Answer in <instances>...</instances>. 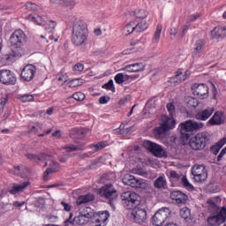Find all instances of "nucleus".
Listing matches in <instances>:
<instances>
[{
	"label": "nucleus",
	"mask_w": 226,
	"mask_h": 226,
	"mask_svg": "<svg viewBox=\"0 0 226 226\" xmlns=\"http://www.w3.org/2000/svg\"><path fill=\"white\" fill-rule=\"evenodd\" d=\"M110 217V213L109 211H102L97 215V218L95 219V226H105L107 225V222Z\"/></svg>",
	"instance_id": "obj_24"
},
{
	"label": "nucleus",
	"mask_w": 226,
	"mask_h": 226,
	"mask_svg": "<svg viewBox=\"0 0 226 226\" xmlns=\"http://www.w3.org/2000/svg\"><path fill=\"white\" fill-rule=\"evenodd\" d=\"M135 130V125H132L131 127H127L124 129L121 133H130V132H133Z\"/></svg>",
	"instance_id": "obj_62"
},
{
	"label": "nucleus",
	"mask_w": 226,
	"mask_h": 226,
	"mask_svg": "<svg viewBox=\"0 0 226 226\" xmlns=\"http://www.w3.org/2000/svg\"><path fill=\"white\" fill-rule=\"evenodd\" d=\"M74 131L78 133L79 137H85V135H87L88 132L85 128H74Z\"/></svg>",
	"instance_id": "obj_53"
},
{
	"label": "nucleus",
	"mask_w": 226,
	"mask_h": 226,
	"mask_svg": "<svg viewBox=\"0 0 226 226\" xmlns=\"http://www.w3.org/2000/svg\"><path fill=\"white\" fill-rule=\"evenodd\" d=\"M179 128L181 132H195L197 130H202L204 128V124L195 120H187L181 123Z\"/></svg>",
	"instance_id": "obj_12"
},
{
	"label": "nucleus",
	"mask_w": 226,
	"mask_h": 226,
	"mask_svg": "<svg viewBox=\"0 0 226 226\" xmlns=\"http://www.w3.org/2000/svg\"><path fill=\"white\" fill-rule=\"evenodd\" d=\"M132 14L136 17V19H139V20H144L149 15L147 11L144 9H139L132 12Z\"/></svg>",
	"instance_id": "obj_38"
},
{
	"label": "nucleus",
	"mask_w": 226,
	"mask_h": 226,
	"mask_svg": "<svg viewBox=\"0 0 226 226\" xmlns=\"http://www.w3.org/2000/svg\"><path fill=\"white\" fill-rule=\"evenodd\" d=\"M57 80L58 84H60L61 86H63V84H65V82L67 81L66 77L64 76H59Z\"/></svg>",
	"instance_id": "obj_63"
},
{
	"label": "nucleus",
	"mask_w": 226,
	"mask_h": 226,
	"mask_svg": "<svg viewBox=\"0 0 226 226\" xmlns=\"http://www.w3.org/2000/svg\"><path fill=\"white\" fill-rule=\"evenodd\" d=\"M132 22L134 24L135 33H144V31L149 27V23L146 22L144 19H136L132 20Z\"/></svg>",
	"instance_id": "obj_27"
},
{
	"label": "nucleus",
	"mask_w": 226,
	"mask_h": 226,
	"mask_svg": "<svg viewBox=\"0 0 226 226\" xmlns=\"http://www.w3.org/2000/svg\"><path fill=\"white\" fill-rule=\"evenodd\" d=\"M43 130V124L39 122H34L29 124L28 133H38V132H41Z\"/></svg>",
	"instance_id": "obj_35"
},
{
	"label": "nucleus",
	"mask_w": 226,
	"mask_h": 226,
	"mask_svg": "<svg viewBox=\"0 0 226 226\" xmlns=\"http://www.w3.org/2000/svg\"><path fill=\"white\" fill-rule=\"evenodd\" d=\"M26 8L30 11H38V5L31 2L26 4Z\"/></svg>",
	"instance_id": "obj_56"
},
{
	"label": "nucleus",
	"mask_w": 226,
	"mask_h": 226,
	"mask_svg": "<svg viewBox=\"0 0 226 226\" xmlns=\"http://www.w3.org/2000/svg\"><path fill=\"white\" fill-rule=\"evenodd\" d=\"M64 149L67 151V153H72L73 151H82L84 149V143L81 144H71L67 147H64Z\"/></svg>",
	"instance_id": "obj_39"
},
{
	"label": "nucleus",
	"mask_w": 226,
	"mask_h": 226,
	"mask_svg": "<svg viewBox=\"0 0 226 226\" xmlns=\"http://www.w3.org/2000/svg\"><path fill=\"white\" fill-rule=\"evenodd\" d=\"M199 17H200V14H192L191 16H189V21L187 22H195L197 20V19H199Z\"/></svg>",
	"instance_id": "obj_61"
},
{
	"label": "nucleus",
	"mask_w": 226,
	"mask_h": 226,
	"mask_svg": "<svg viewBox=\"0 0 226 226\" xmlns=\"http://www.w3.org/2000/svg\"><path fill=\"white\" fill-rule=\"evenodd\" d=\"M56 26L57 24L54 20H49L45 25V31L48 34L49 40H54L55 42H57V37L54 34V31H56Z\"/></svg>",
	"instance_id": "obj_21"
},
{
	"label": "nucleus",
	"mask_w": 226,
	"mask_h": 226,
	"mask_svg": "<svg viewBox=\"0 0 226 226\" xmlns=\"http://www.w3.org/2000/svg\"><path fill=\"white\" fill-rule=\"evenodd\" d=\"M131 218L134 220L136 223H144L147 220V212L144 208L135 207L131 213Z\"/></svg>",
	"instance_id": "obj_13"
},
{
	"label": "nucleus",
	"mask_w": 226,
	"mask_h": 226,
	"mask_svg": "<svg viewBox=\"0 0 226 226\" xmlns=\"http://www.w3.org/2000/svg\"><path fill=\"white\" fill-rule=\"evenodd\" d=\"M154 186L157 190L167 189V178H165V175H162L159 177H157L154 182Z\"/></svg>",
	"instance_id": "obj_30"
},
{
	"label": "nucleus",
	"mask_w": 226,
	"mask_h": 226,
	"mask_svg": "<svg viewBox=\"0 0 226 226\" xmlns=\"http://www.w3.org/2000/svg\"><path fill=\"white\" fill-rule=\"evenodd\" d=\"M172 200H176L177 204H185L188 200V195L181 191H173L170 193Z\"/></svg>",
	"instance_id": "obj_23"
},
{
	"label": "nucleus",
	"mask_w": 226,
	"mask_h": 226,
	"mask_svg": "<svg viewBox=\"0 0 226 226\" xmlns=\"http://www.w3.org/2000/svg\"><path fill=\"white\" fill-rule=\"evenodd\" d=\"M61 204L63 205V207L64 209V211H72V205L64 202V201H61Z\"/></svg>",
	"instance_id": "obj_60"
},
{
	"label": "nucleus",
	"mask_w": 226,
	"mask_h": 226,
	"mask_svg": "<svg viewBox=\"0 0 226 226\" xmlns=\"http://www.w3.org/2000/svg\"><path fill=\"white\" fill-rule=\"evenodd\" d=\"M30 20H33V22H34L35 24H37V26H43V24H45V21L43 20V18H41V16H29Z\"/></svg>",
	"instance_id": "obj_49"
},
{
	"label": "nucleus",
	"mask_w": 226,
	"mask_h": 226,
	"mask_svg": "<svg viewBox=\"0 0 226 226\" xmlns=\"http://www.w3.org/2000/svg\"><path fill=\"white\" fill-rule=\"evenodd\" d=\"M143 146L146 149L150 151L154 156H156V158H167L168 156L167 150L159 144L146 140L144 141Z\"/></svg>",
	"instance_id": "obj_7"
},
{
	"label": "nucleus",
	"mask_w": 226,
	"mask_h": 226,
	"mask_svg": "<svg viewBox=\"0 0 226 226\" xmlns=\"http://www.w3.org/2000/svg\"><path fill=\"white\" fill-rule=\"evenodd\" d=\"M11 209V204H0V215L3 216V215H5V213H8Z\"/></svg>",
	"instance_id": "obj_48"
},
{
	"label": "nucleus",
	"mask_w": 226,
	"mask_h": 226,
	"mask_svg": "<svg viewBox=\"0 0 226 226\" xmlns=\"http://www.w3.org/2000/svg\"><path fill=\"white\" fill-rule=\"evenodd\" d=\"M213 112H215V108L208 107L201 111H199L195 117L198 121H207V119L213 116Z\"/></svg>",
	"instance_id": "obj_22"
},
{
	"label": "nucleus",
	"mask_w": 226,
	"mask_h": 226,
	"mask_svg": "<svg viewBox=\"0 0 226 226\" xmlns=\"http://www.w3.org/2000/svg\"><path fill=\"white\" fill-rule=\"evenodd\" d=\"M122 202L126 209H133L140 206V196L133 192H125L121 195Z\"/></svg>",
	"instance_id": "obj_5"
},
{
	"label": "nucleus",
	"mask_w": 226,
	"mask_h": 226,
	"mask_svg": "<svg viewBox=\"0 0 226 226\" xmlns=\"http://www.w3.org/2000/svg\"><path fill=\"white\" fill-rule=\"evenodd\" d=\"M107 146H109V143L107 141H101L97 144L90 145V149H94V151H100L102 149H104V147H107Z\"/></svg>",
	"instance_id": "obj_44"
},
{
	"label": "nucleus",
	"mask_w": 226,
	"mask_h": 226,
	"mask_svg": "<svg viewBox=\"0 0 226 226\" xmlns=\"http://www.w3.org/2000/svg\"><path fill=\"white\" fill-rule=\"evenodd\" d=\"M36 75V66L26 64L21 71L20 77L24 82H31Z\"/></svg>",
	"instance_id": "obj_14"
},
{
	"label": "nucleus",
	"mask_w": 226,
	"mask_h": 226,
	"mask_svg": "<svg viewBox=\"0 0 226 226\" xmlns=\"http://www.w3.org/2000/svg\"><path fill=\"white\" fill-rule=\"evenodd\" d=\"M94 200V195L88 193L87 195H81L77 200L78 206H82V204H87V202H91Z\"/></svg>",
	"instance_id": "obj_33"
},
{
	"label": "nucleus",
	"mask_w": 226,
	"mask_h": 226,
	"mask_svg": "<svg viewBox=\"0 0 226 226\" xmlns=\"http://www.w3.org/2000/svg\"><path fill=\"white\" fill-rule=\"evenodd\" d=\"M72 98L76 100V102H84L86 100V94L82 92H76L72 95Z\"/></svg>",
	"instance_id": "obj_45"
},
{
	"label": "nucleus",
	"mask_w": 226,
	"mask_h": 226,
	"mask_svg": "<svg viewBox=\"0 0 226 226\" xmlns=\"http://www.w3.org/2000/svg\"><path fill=\"white\" fill-rule=\"evenodd\" d=\"M213 38H225L226 36V26L215 27L211 32Z\"/></svg>",
	"instance_id": "obj_32"
},
{
	"label": "nucleus",
	"mask_w": 226,
	"mask_h": 226,
	"mask_svg": "<svg viewBox=\"0 0 226 226\" xmlns=\"http://www.w3.org/2000/svg\"><path fill=\"white\" fill-rule=\"evenodd\" d=\"M82 84H84V81L82 79H75L69 82V87L71 88L79 87V86H82Z\"/></svg>",
	"instance_id": "obj_47"
},
{
	"label": "nucleus",
	"mask_w": 226,
	"mask_h": 226,
	"mask_svg": "<svg viewBox=\"0 0 226 226\" xmlns=\"http://www.w3.org/2000/svg\"><path fill=\"white\" fill-rule=\"evenodd\" d=\"M0 82L5 86H13L17 82V78L10 70H1Z\"/></svg>",
	"instance_id": "obj_15"
},
{
	"label": "nucleus",
	"mask_w": 226,
	"mask_h": 226,
	"mask_svg": "<svg viewBox=\"0 0 226 226\" xmlns=\"http://www.w3.org/2000/svg\"><path fill=\"white\" fill-rule=\"evenodd\" d=\"M190 22H187L182 28V33L180 34L181 38L186 34V31H188V27H190Z\"/></svg>",
	"instance_id": "obj_59"
},
{
	"label": "nucleus",
	"mask_w": 226,
	"mask_h": 226,
	"mask_svg": "<svg viewBox=\"0 0 226 226\" xmlns=\"http://www.w3.org/2000/svg\"><path fill=\"white\" fill-rule=\"evenodd\" d=\"M33 100H34V97L31 94H25L23 96H21V102H33Z\"/></svg>",
	"instance_id": "obj_58"
},
{
	"label": "nucleus",
	"mask_w": 226,
	"mask_h": 226,
	"mask_svg": "<svg viewBox=\"0 0 226 226\" xmlns=\"http://www.w3.org/2000/svg\"><path fill=\"white\" fill-rule=\"evenodd\" d=\"M211 126H218L225 123V114L222 111H216L208 121Z\"/></svg>",
	"instance_id": "obj_20"
},
{
	"label": "nucleus",
	"mask_w": 226,
	"mask_h": 226,
	"mask_svg": "<svg viewBox=\"0 0 226 226\" xmlns=\"http://www.w3.org/2000/svg\"><path fill=\"white\" fill-rule=\"evenodd\" d=\"M27 41L26 34L22 30H16L10 37L12 57H22V47Z\"/></svg>",
	"instance_id": "obj_2"
},
{
	"label": "nucleus",
	"mask_w": 226,
	"mask_h": 226,
	"mask_svg": "<svg viewBox=\"0 0 226 226\" xmlns=\"http://www.w3.org/2000/svg\"><path fill=\"white\" fill-rule=\"evenodd\" d=\"M144 64L142 63H136L132 64L126 65L124 67V72H129L130 73H137L139 72L144 71Z\"/></svg>",
	"instance_id": "obj_28"
},
{
	"label": "nucleus",
	"mask_w": 226,
	"mask_h": 226,
	"mask_svg": "<svg viewBox=\"0 0 226 226\" xmlns=\"http://www.w3.org/2000/svg\"><path fill=\"white\" fill-rule=\"evenodd\" d=\"M171 82L174 84H181L184 80H186V76H183V72L178 71L177 74L170 79Z\"/></svg>",
	"instance_id": "obj_40"
},
{
	"label": "nucleus",
	"mask_w": 226,
	"mask_h": 226,
	"mask_svg": "<svg viewBox=\"0 0 226 226\" xmlns=\"http://www.w3.org/2000/svg\"><path fill=\"white\" fill-rule=\"evenodd\" d=\"M49 165V168L45 170L43 174L44 181H49V175L54 174V172H57L59 170V164L56 161H50L49 162H45L44 167H47Z\"/></svg>",
	"instance_id": "obj_19"
},
{
	"label": "nucleus",
	"mask_w": 226,
	"mask_h": 226,
	"mask_svg": "<svg viewBox=\"0 0 226 226\" xmlns=\"http://www.w3.org/2000/svg\"><path fill=\"white\" fill-rule=\"evenodd\" d=\"M182 183H183V185L186 188V190H189V192H193V190H195V188L192 184H190L186 177H182Z\"/></svg>",
	"instance_id": "obj_46"
},
{
	"label": "nucleus",
	"mask_w": 226,
	"mask_h": 226,
	"mask_svg": "<svg viewBox=\"0 0 226 226\" xmlns=\"http://www.w3.org/2000/svg\"><path fill=\"white\" fill-rule=\"evenodd\" d=\"M167 109L170 113V117L174 116V112H176V107L174 106L173 103H168L167 104Z\"/></svg>",
	"instance_id": "obj_54"
},
{
	"label": "nucleus",
	"mask_w": 226,
	"mask_h": 226,
	"mask_svg": "<svg viewBox=\"0 0 226 226\" xmlns=\"http://www.w3.org/2000/svg\"><path fill=\"white\" fill-rule=\"evenodd\" d=\"M225 154H226V147L219 154V155L217 157L218 162H220V160H222V158H223V156H225Z\"/></svg>",
	"instance_id": "obj_64"
},
{
	"label": "nucleus",
	"mask_w": 226,
	"mask_h": 226,
	"mask_svg": "<svg viewBox=\"0 0 226 226\" xmlns=\"http://www.w3.org/2000/svg\"><path fill=\"white\" fill-rule=\"evenodd\" d=\"M226 143V138L221 139L217 143L210 147V151L214 154H218L220 153V148Z\"/></svg>",
	"instance_id": "obj_36"
},
{
	"label": "nucleus",
	"mask_w": 226,
	"mask_h": 226,
	"mask_svg": "<svg viewBox=\"0 0 226 226\" xmlns=\"http://www.w3.org/2000/svg\"><path fill=\"white\" fill-rule=\"evenodd\" d=\"M167 132L169 131L161 124V126L154 130V135L156 139H164L167 135Z\"/></svg>",
	"instance_id": "obj_34"
},
{
	"label": "nucleus",
	"mask_w": 226,
	"mask_h": 226,
	"mask_svg": "<svg viewBox=\"0 0 226 226\" xmlns=\"http://www.w3.org/2000/svg\"><path fill=\"white\" fill-rule=\"evenodd\" d=\"M162 125L168 131L174 130L176 128V120L172 117L162 116Z\"/></svg>",
	"instance_id": "obj_25"
},
{
	"label": "nucleus",
	"mask_w": 226,
	"mask_h": 226,
	"mask_svg": "<svg viewBox=\"0 0 226 226\" xmlns=\"http://www.w3.org/2000/svg\"><path fill=\"white\" fill-rule=\"evenodd\" d=\"M226 221V207H222L219 213L215 215H210L207 218V223L211 226H219L225 223Z\"/></svg>",
	"instance_id": "obj_11"
},
{
	"label": "nucleus",
	"mask_w": 226,
	"mask_h": 226,
	"mask_svg": "<svg viewBox=\"0 0 226 226\" xmlns=\"http://www.w3.org/2000/svg\"><path fill=\"white\" fill-rule=\"evenodd\" d=\"M170 218V208L162 207L152 217V223L155 226H162Z\"/></svg>",
	"instance_id": "obj_8"
},
{
	"label": "nucleus",
	"mask_w": 226,
	"mask_h": 226,
	"mask_svg": "<svg viewBox=\"0 0 226 226\" xmlns=\"http://www.w3.org/2000/svg\"><path fill=\"white\" fill-rule=\"evenodd\" d=\"M192 94L194 96H199V98H207L209 94V87L206 84H194L192 87Z\"/></svg>",
	"instance_id": "obj_16"
},
{
	"label": "nucleus",
	"mask_w": 226,
	"mask_h": 226,
	"mask_svg": "<svg viewBox=\"0 0 226 226\" xmlns=\"http://www.w3.org/2000/svg\"><path fill=\"white\" fill-rule=\"evenodd\" d=\"M30 185L31 182H29V180L20 182L19 184H11L8 192L11 195H17V193H22Z\"/></svg>",
	"instance_id": "obj_17"
},
{
	"label": "nucleus",
	"mask_w": 226,
	"mask_h": 226,
	"mask_svg": "<svg viewBox=\"0 0 226 226\" xmlns=\"http://www.w3.org/2000/svg\"><path fill=\"white\" fill-rule=\"evenodd\" d=\"M50 3L55 4H59L64 6V8H68L69 10H73L77 6V0H50Z\"/></svg>",
	"instance_id": "obj_26"
},
{
	"label": "nucleus",
	"mask_w": 226,
	"mask_h": 226,
	"mask_svg": "<svg viewBox=\"0 0 226 226\" xmlns=\"http://www.w3.org/2000/svg\"><path fill=\"white\" fill-rule=\"evenodd\" d=\"M192 174L196 183H204L207 179V170L204 165H195L192 169Z\"/></svg>",
	"instance_id": "obj_10"
},
{
	"label": "nucleus",
	"mask_w": 226,
	"mask_h": 226,
	"mask_svg": "<svg viewBox=\"0 0 226 226\" xmlns=\"http://www.w3.org/2000/svg\"><path fill=\"white\" fill-rule=\"evenodd\" d=\"M221 202L222 200L218 196L207 200V204L209 213H213L214 215H215V213H220V211L222 210V208L220 209Z\"/></svg>",
	"instance_id": "obj_18"
},
{
	"label": "nucleus",
	"mask_w": 226,
	"mask_h": 226,
	"mask_svg": "<svg viewBox=\"0 0 226 226\" xmlns=\"http://www.w3.org/2000/svg\"><path fill=\"white\" fill-rule=\"evenodd\" d=\"M123 182L124 185L132 186V188L146 189V187L147 186V181L142 178L137 179L133 175H125Z\"/></svg>",
	"instance_id": "obj_9"
},
{
	"label": "nucleus",
	"mask_w": 226,
	"mask_h": 226,
	"mask_svg": "<svg viewBox=\"0 0 226 226\" xmlns=\"http://www.w3.org/2000/svg\"><path fill=\"white\" fill-rule=\"evenodd\" d=\"M162 29H163V26H162V24H158L156 26V30L154 34V37L152 39L153 43H158V41H160V36H162Z\"/></svg>",
	"instance_id": "obj_41"
},
{
	"label": "nucleus",
	"mask_w": 226,
	"mask_h": 226,
	"mask_svg": "<svg viewBox=\"0 0 226 226\" xmlns=\"http://www.w3.org/2000/svg\"><path fill=\"white\" fill-rule=\"evenodd\" d=\"M170 178L173 179V181H179L181 179V174L177 173V171L171 170L170 172Z\"/></svg>",
	"instance_id": "obj_51"
},
{
	"label": "nucleus",
	"mask_w": 226,
	"mask_h": 226,
	"mask_svg": "<svg viewBox=\"0 0 226 226\" xmlns=\"http://www.w3.org/2000/svg\"><path fill=\"white\" fill-rule=\"evenodd\" d=\"M104 89H109V91H116V87H114V80L109 79L108 83L102 86Z\"/></svg>",
	"instance_id": "obj_50"
},
{
	"label": "nucleus",
	"mask_w": 226,
	"mask_h": 226,
	"mask_svg": "<svg viewBox=\"0 0 226 226\" xmlns=\"http://www.w3.org/2000/svg\"><path fill=\"white\" fill-rule=\"evenodd\" d=\"M94 215V213H93V209L91 207H87L80 210L73 218V214L71 213L69 218L66 220V223H70V225H87V223H89L91 221V218ZM73 218V220L72 219Z\"/></svg>",
	"instance_id": "obj_3"
},
{
	"label": "nucleus",
	"mask_w": 226,
	"mask_h": 226,
	"mask_svg": "<svg viewBox=\"0 0 226 226\" xmlns=\"http://www.w3.org/2000/svg\"><path fill=\"white\" fill-rule=\"evenodd\" d=\"M132 33H135V25L133 20L128 23L124 28V36H128L129 34H132Z\"/></svg>",
	"instance_id": "obj_42"
},
{
	"label": "nucleus",
	"mask_w": 226,
	"mask_h": 226,
	"mask_svg": "<svg viewBox=\"0 0 226 226\" xmlns=\"http://www.w3.org/2000/svg\"><path fill=\"white\" fill-rule=\"evenodd\" d=\"M204 45H206V43L204 42L203 40H199L198 41H196L194 45V50L192 52V57H195L197 54H200V52H202V49H204Z\"/></svg>",
	"instance_id": "obj_37"
},
{
	"label": "nucleus",
	"mask_w": 226,
	"mask_h": 226,
	"mask_svg": "<svg viewBox=\"0 0 226 226\" xmlns=\"http://www.w3.org/2000/svg\"><path fill=\"white\" fill-rule=\"evenodd\" d=\"M11 173L14 174V176H21L24 177L29 174V169L24 165L18 166L11 170Z\"/></svg>",
	"instance_id": "obj_31"
},
{
	"label": "nucleus",
	"mask_w": 226,
	"mask_h": 226,
	"mask_svg": "<svg viewBox=\"0 0 226 226\" xmlns=\"http://www.w3.org/2000/svg\"><path fill=\"white\" fill-rule=\"evenodd\" d=\"M89 32L86 21L75 19L72 25V42L75 47H86Z\"/></svg>",
	"instance_id": "obj_1"
},
{
	"label": "nucleus",
	"mask_w": 226,
	"mask_h": 226,
	"mask_svg": "<svg viewBox=\"0 0 226 226\" xmlns=\"http://www.w3.org/2000/svg\"><path fill=\"white\" fill-rule=\"evenodd\" d=\"M97 193L100 197L108 200L110 206H112V201L117 199V190L112 184L104 185L97 190Z\"/></svg>",
	"instance_id": "obj_6"
},
{
	"label": "nucleus",
	"mask_w": 226,
	"mask_h": 226,
	"mask_svg": "<svg viewBox=\"0 0 226 226\" xmlns=\"http://www.w3.org/2000/svg\"><path fill=\"white\" fill-rule=\"evenodd\" d=\"M109 102H110V97L109 96H101L99 98V103H101V105H105L109 103Z\"/></svg>",
	"instance_id": "obj_57"
},
{
	"label": "nucleus",
	"mask_w": 226,
	"mask_h": 226,
	"mask_svg": "<svg viewBox=\"0 0 226 226\" xmlns=\"http://www.w3.org/2000/svg\"><path fill=\"white\" fill-rule=\"evenodd\" d=\"M26 158H28V160H30L31 162H35L36 163L38 162H41L43 160H50V155H49L45 153H41L39 154H26Z\"/></svg>",
	"instance_id": "obj_29"
},
{
	"label": "nucleus",
	"mask_w": 226,
	"mask_h": 226,
	"mask_svg": "<svg viewBox=\"0 0 226 226\" xmlns=\"http://www.w3.org/2000/svg\"><path fill=\"white\" fill-rule=\"evenodd\" d=\"M180 216L184 218V220H186V222H189V220H191L190 216H192V211L188 207H183L180 209Z\"/></svg>",
	"instance_id": "obj_43"
},
{
	"label": "nucleus",
	"mask_w": 226,
	"mask_h": 226,
	"mask_svg": "<svg viewBox=\"0 0 226 226\" xmlns=\"http://www.w3.org/2000/svg\"><path fill=\"white\" fill-rule=\"evenodd\" d=\"M115 82L117 84H123V83H124V75L123 73H117L115 76Z\"/></svg>",
	"instance_id": "obj_52"
},
{
	"label": "nucleus",
	"mask_w": 226,
	"mask_h": 226,
	"mask_svg": "<svg viewBox=\"0 0 226 226\" xmlns=\"http://www.w3.org/2000/svg\"><path fill=\"white\" fill-rule=\"evenodd\" d=\"M73 71L74 72H77L78 73H80V72H84V64H76L74 66H73Z\"/></svg>",
	"instance_id": "obj_55"
},
{
	"label": "nucleus",
	"mask_w": 226,
	"mask_h": 226,
	"mask_svg": "<svg viewBox=\"0 0 226 226\" xmlns=\"http://www.w3.org/2000/svg\"><path fill=\"white\" fill-rule=\"evenodd\" d=\"M209 142V135L207 132H199L190 139L189 146L193 151H202Z\"/></svg>",
	"instance_id": "obj_4"
}]
</instances>
